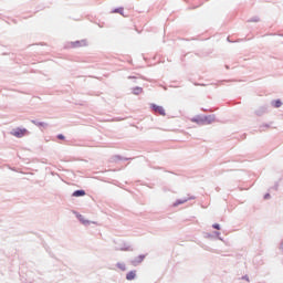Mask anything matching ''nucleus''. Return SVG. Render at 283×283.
<instances>
[{
	"label": "nucleus",
	"instance_id": "obj_33",
	"mask_svg": "<svg viewBox=\"0 0 283 283\" xmlns=\"http://www.w3.org/2000/svg\"><path fill=\"white\" fill-rule=\"evenodd\" d=\"M128 78H134V76H128Z\"/></svg>",
	"mask_w": 283,
	"mask_h": 283
},
{
	"label": "nucleus",
	"instance_id": "obj_4",
	"mask_svg": "<svg viewBox=\"0 0 283 283\" xmlns=\"http://www.w3.org/2000/svg\"><path fill=\"white\" fill-rule=\"evenodd\" d=\"M69 46L72 48L73 50L76 48H87V40L83 39V40L69 42ZM69 46L66 45L65 48H69Z\"/></svg>",
	"mask_w": 283,
	"mask_h": 283
},
{
	"label": "nucleus",
	"instance_id": "obj_1",
	"mask_svg": "<svg viewBox=\"0 0 283 283\" xmlns=\"http://www.w3.org/2000/svg\"><path fill=\"white\" fill-rule=\"evenodd\" d=\"M190 120L196 125H211V123H216V115H196Z\"/></svg>",
	"mask_w": 283,
	"mask_h": 283
},
{
	"label": "nucleus",
	"instance_id": "obj_15",
	"mask_svg": "<svg viewBox=\"0 0 283 283\" xmlns=\"http://www.w3.org/2000/svg\"><path fill=\"white\" fill-rule=\"evenodd\" d=\"M116 251H134V249H132V245L124 242L120 248H116Z\"/></svg>",
	"mask_w": 283,
	"mask_h": 283
},
{
	"label": "nucleus",
	"instance_id": "obj_3",
	"mask_svg": "<svg viewBox=\"0 0 283 283\" xmlns=\"http://www.w3.org/2000/svg\"><path fill=\"white\" fill-rule=\"evenodd\" d=\"M150 109L154 114H159V116H167V112L165 111V107H163L161 105L151 103Z\"/></svg>",
	"mask_w": 283,
	"mask_h": 283
},
{
	"label": "nucleus",
	"instance_id": "obj_28",
	"mask_svg": "<svg viewBox=\"0 0 283 283\" xmlns=\"http://www.w3.org/2000/svg\"><path fill=\"white\" fill-rule=\"evenodd\" d=\"M49 255H50L51 258H54V254H53L52 252H49Z\"/></svg>",
	"mask_w": 283,
	"mask_h": 283
},
{
	"label": "nucleus",
	"instance_id": "obj_19",
	"mask_svg": "<svg viewBox=\"0 0 283 283\" xmlns=\"http://www.w3.org/2000/svg\"><path fill=\"white\" fill-rule=\"evenodd\" d=\"M249 23H260V17L254 15L248 20Z\"/></svg>",
	"mask_w": 283,
	"mask_h": 283
},
{
	"label": "nucleus",
	"instance_id": "obj_34",
	"mask_svg": "<svg viewBox=\"0 0 283 283\" xmlns=\"http://www.w3.org/2000/svg\"><path fill=\"white\" fill-rule=\"evenodd\" d=\"M279 36H283V33H282V34H279Z\"/></svg>",
	"mask_w": 283,
	"mask_h": 283
},
{
	"label": "nucleus",
	"instance_id": "obj_31",
	"mask_svg": "<svg viewBox=\"0 0 283 283\" xmlns=\"http://www.w3.org/2000/svg\"><path fill=\"white\" fill-rule=\"evenodd\" d=\"M216 190H217V191H220V188L217 187Z\"/></svg>",
	"mask_w": 283,
	"mask_h": 283
},
{
	"label": "nucleus",
	"instance_id": "obj_18",
	"mask_svg": "<svg viewBox=\"0 0 283 283\" xmlns=\"http://www.w3.org/2000/svg\"><path fill=\"white\" fill-rule=\"evenodd\" d=\"M116 268L119 269V271H127V265H125V263L117 262Z\"/></svg>",
	"mask_w": 283,
	"mask_h": 283
},
{
	"label": "nucleus",
	"instance_id": "obj_14",
	"mask_svg": "<svg viewBox=\"0 0 283 283\" xmlns=\"http://www.w3.org/2000/svg\"><path fill=\"white\" fill-rule=\"evenodd\" d=\"M282 105H283V102L280 98L271 101V106L274 107V109H280Z\"/></svg>",
	"mask_w": 283,
	"mask_h": 283
},
{
	"label": "nucleus",
	"instance_id": "obj_22",
	"mask_svg": "<svg viewBox=\"0 0 283 283\" xmlns=\"http://www.w3.org/2000/svg\"><path fill=\"white\" fill-rule=\"evenodd\" d=\"M272 189L274 190V191H277V189H280V182H275L274 184V186L272 187Z\"/></svg>",
	"mask_w": 283,
	"mask_h": 283
},
{
	"label": "nucleus",
	"instance_id": "obj_29",
	"mask_svg": "<svg viewBox=\"0 0 283 283\" xmlns=\"http://www.w3.org/2000/svg\"><path fill=\"white\" fill-rule=\"evenodd\" d=\"M227 41H228L229 43H232V42H231V39H230L229 36L227 38Z\"/></svg>",
	"mask_w": 283,
	"mask_h": 283
},
{
	"label": "nucleus",
	"instance_id": "obj_5",
	"mask_svg": "<svg viewBox=\"0 0 283 283\" xmlns=\"http://www.w3.org/2000/svg\"><path fill=\"white\" fill-rule=\"evenodd\" d=\"M205 238H207L208 240H220L221 242L224 240L220 231L207 232Z\"/></svg>",
	"mask_w": 283,
	"mask_h": 283
},
{
	"label": "nucleus",
	"instance_id": "obj_26",
	"mask_svg": "<svg viewBox=\"0 0 283 283\" xmlns=\"http://www.w3.org/2000/svg\"><path fill=\"white\" fill-rule=\"evenodd\" d=\"M280 250L283 251V241L280 244Z\"/></svg>",
	"mask_w": 283,
	"mask_h": 283
},
{
	"label": "nucleus",
	"instance_id": "obj_6",
	"mask_svg": "<svg viewBox=\"0 0 283 283\" xmlns=\"http://www.w3.org/2000/svg\"><path fill=\"white\" fill-rule=\"evenodd\" d=\"M147 258V254H139L137 256H135L132 261L130 264L133 266H138V264H143V262H145V259Z\"/></svg>",
	"mask_w": 283,
	"mask_h": 283
},
{
	"label": "nucleus",
	"instance_id": "obj_30",
	"mask_svg": "<svg viewBox=\"0 0 283 283\" xmlns=\"http://www.w3.org/2000/svg\"><path fill=\"white\" fill-rule=\"evenodd\" d=\"M3 56H8V53H3Z\"/></svg>",
	"mask_w": 283,
	"mask_h": 283
},
{
	"label": "nucleus",
	"instance_id": "obj_21",
	"mask_svg": "<svg viewBox=\"0 0 283 283\" xmlns=\"http://www.w3.org/2000/svg\"><path fill=\"white\" fill-rule=\"evenodd\" d=\"M212 229H216V231H220L221 229L220 223H213Z\"/></svg>",
	"mask_w": 283,
	"mask_h": 283
},
{
	"label": "nucleus",
	"instance_id": "obj_27",
	"mask_svg": "<svg viewBox=\"0 0 283 283\" xmlns=\"http://www.w3.org/2000/svg\"><path fill=\"white\" fill-rule=\"evenodd\" d=\"M98 28H105V24L104 23L98 24Z\"/></svg>",
	"mask_w": 283,
	"mask_h": 283
},
{
	"label": "nucleus",
	"instance_id": "obj_10",
	"mask_svg": "<svg viewBox=\"0 0 283 283\" xmlns=\"http://www.w3.org/2000/svg\"><path fill=\"white\" fill-rule=\"evenodd\" d=\"M87 192L84 189H77L72 192V198H83V196H86Z\"/></svg>",
	"mask_w": 283,
	"mask_h": 283
},
{
	"label": "nucleus",
	"instance_id": "obj_8",
	"mask_svg": "<svg viewBox=\"0 0 283 283\" xmlns=\"http://www.w3.org/2000/svg\"><path fill=\"white\" fill-rule=\"evenodd\" d=\"M266 112H269V104H265L263 106H260L255 112L254 114L256 116H264V114H266Z\"/></svg>",
	"mask_w": 283,
	"mask_h": 283
},
{
	"label": "nucleus",
	"instance_id": "obj_11",
	"mask_svg": "<svg viewBox=\"0 0 283 283\" xmlns=\"http://www.w3.org/2000/svg\"><path fill=\"white\" fill-rule=\"evenodd\" d=\"M31 123L33 125H35L36 127H39L40 129H45V127H48V123L45 122H40L38 119H31Z\"/></svg>",
	"mask_w": 283,
	"mask_h": 283
},
{
	"label": "nucleus",
	"instance_id": "obj_25",
	"mask_svg": "<svg viewBox=\"0 0 283 283\" xmlns=\"http://www.w3.org/2000/svg\"><path fill=\"white\" fill-rule=\"evenodd\" d=\"M261 127H265L266 129H269V127H271L270 124H263Z\"/></svg>",
	"mask_w": 283,
	"mask_h": 283
},
{
	"label": "nucleus",
	"instance_id": "obj_17",
	"mask_svg": "<svg viewBox=\"0 0 283 283\" xmlns=\"http://www.w3.org/2000/svg\"><path fill=\"white\" fill-rule=\"evenodd\" d=\"M120 160H129V158L123 157V156H120V155H114V156L112 157V163H118V161H120Z\"/></svg>",
	"mask_w": 283,
	"mask_h": 283
},
{
	"label": "nucleus",
	"instance_id": "obj_23",
	"mask_svg": "<svg viewBox=\"0 0 283 283\" xmlns=\"http://www.w3.org/2000/svg\"><path fill=\"white\" fill-rule=\"evenodd\" d=\"M263 199H264V200H271V193L266 192V193L263 196Z\"/></svg>",
	"mask_w": 283,
	"mask_h": 283
},
{
	"label": "nucleus",
	"instance_id": "obj_20",
	"mask_svg": "<svg viewBox=\"0 0 283 283\" xmlns=\"http://www.w3.org/2000/svg\"><path fill=\"white\" fill-rule=\"evenodd\" d=\"M56 139H57V140H65V135H63V134H57V135H56Z\"/></svg>",
	"mask_w": 283,
	"mask_h": 283
},
{
	"label": "nucleus",
	"instance_id": "obj_16",
	"mask_svg": "<svg viewBox=\"0 0 283 283\" xmlns=\"http://www.w3.org/2000/svg\"><path fill=\"white\" fill-rule=\"evenodd\" d=\"M132 94H134L135 96H140V94H143V87H140V86L133 87Z\"/></svg>",
	"mask_w": 283,
	"mask_h": 283
},
{
	"label": "nucleus",
	"instance_id": "obj_24",
	"mask_svg": "<svg viewBox=\"0 0 283 283\" xmlns=\"http://www.w3.org/2000/svg\"><path fill=\"white\" fill-rule=\"evenodd\" d=\"M241 280H245V282H249V276H248V274L243 275V276L241 277Z\"/></svg>",
	"mask_w": 283,
	"mask_h": 283
},
{
	"label": "nucleus",
	"instance_id": "obj_2",
	"mask_svg": "<svg viewBox=\"0 0 283 283\" xmlns=\"http://www.w3.org/2000/svg\"><path fill=\"white\" fill-rule=\"evenodd\" d=\"M10 134L15 138H23V136H30V130H28V128L17 127V128H13L10 132Z\"/></svg>",
	"mask_w": 283,
	"mask_h": 283
},
{
	"label": "nucleus",
	"instance_id": "obj_9",
	"mask_svg": "<svg viewBox=\"0 0 283 283\" xmlns=\"http://www.w3.org/2000/svg\"><path fill=\"white\" fill-rule=\"evenodd\" d=\"M195 199H196V197L177 199V200L172 203V207H180V205H185V202H189V200H195Z\"/></svg>",
	"mask_w": 283,
	"mask_h": 283
},
{
	"label": "nucleus",
	"instance_id": "obj_7",
	"mask_svg": "<svg viewBox=\"0 0 283 283\" xmlns=\"http://www.w3.org/2000/svg\"><path fill=\"white\" fill-rule=\"evenodd\" d=\"M75 218L81 222V224H84V227H88V224H92V221L85 219L83 214H81L77 211H74Z\"/></svg>",
	"mask_w": 283,
	"mask_h": 283
},
{
	"label": "nucleus",
	"instance_id": "obj_13",
	"mask_svg": "<svg viewBox=\"0 0 283 283\" xmlns=\"http://www.w3.org/2000/svg\"><path fill=\"white\" fill-rule=\"evenodd\" d=\"M111 12H112V14H120L122 17H125V8L124 7L114 8Z\"/></svg>",
	"mask_w": 283,
	"mask_h": 283
},
{
	"label": "nucleus",
	"instance_id": "obj_32",
	"mask_svg": "<svg viewBox=\"0 0 283 283\" xmlns=\"http://www.w3.org/2000/svg\"><path fill=\"white\" fill-rule=\"evenodd\" d=\"M227 70H229V65H226Z\"/></svg>",
	"mask_w": 283,
	"mask_h": 283
},
{
	"label": "nucleus",
	"instance_id": "obj_12",
	"mask_svg": "<svg viewBox=\"0 0 283 283\" xmlns=\"http://www.w3.org/2000/svg\"><path fill=\"white\" fill-rule=\"evenodd\" d=\"M136 277H137L136 270H130L129 272L126 273L127 282H133V280H136Z\"/></svg>",
	"mask_w": 283,
	"mask_h": 283
}]
</instances>
